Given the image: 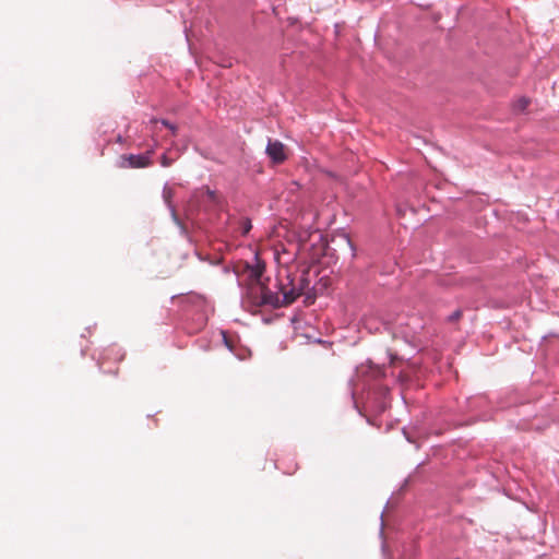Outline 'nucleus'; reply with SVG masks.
Here are the masks:
<instances>
[{
    "mask_svg": "<svg viewBox=\"0 0 559 559\" xmlns=\"http://www.w3.org/2000/svg\"><path fill=\"white\" fill-rule=\"evenodd\" d=\"M310 269L302 266L293 272L289 267L278 274V289L282 294L281 302L284 306L293 304L299 296L306 294L310 286Z\"/></svg>",
    "mask_w": 559,
    "mask_h": 559,
    "instance_id": "obj_1",
    "label": "nucleus"
},
{
    "mask_svg": "<svg viewBox=\"0 0 559 559\" xmlns=\"http://www.w3.org/2000/svg\"><path fill=\"white\" fill-rule=\"evenodd\" d=\"M246 297L253 307H283L278 294L271 292L263 282L249 283Z\"/></svg>",
    "mask_w": 559,
    "mask_h": 559,
    "instance_id": "obj_2",
    "label": "nucleus"
},
{
    "mask_svg": "<svg viewBox=\"0 0 559 559\" xmlns=\"http://www.w3.org/2000/svg\"><path fill=\"white\" fill-rule=\"evenodd\" d=\"M154 153V150L147 151L145 154L142 155H134V154H128V155H121V167H129V168H144L150 165H152V155Z\"/></svg>",
    "mask_w": 559,
    "mask_h": 559,
    "instance_id": "obj_3",
    "label": "nucleus"
},
{
    "mask_svg": "<svg viewBox=\"0 0 559 559\" xmlns=\"http://www.w3.org/2000/svg\"><path fill=\"white\" fill-rule=\"evenodd\" d=\"M266 153L276 164H281L286 159L285 146L280 141H270L266 146Z\"/></svg>",
    "mask_w": 559,
    "mask_h": 559,
    "instance_id": "obj_4",
    "label": "nucleus"
},
{
    "mask_svg": "<svg viewBox=\"0 0 559 559\" xmlns=\"http://www.w3.org/2000/svg\"><path fill=\"white\" fill-rule=\"evenodd\" d=\"M263 272H264V264L260 263L258 261V263L250 269V273H249L250 283L262 282L261 278H262Z\"/></svg>",
    "mask_w": 559,
    "mask_h": 559,
    "instance_id": "obj_5",
    "label": "nucleus"
},
{
    "mask_svg": "<svg viewBox=\"0 0 559 559\" xmlns=\"http://www.w3.org/2000/svg\"><path fill=\"white\" fill-rule=\"evenodd\" d=\"M530 99L526 98V97H521L520 99H518L514 105H513V108L516 112H523L526 110V108L528 107L530 105Z\"/></svg>",
    "mask_w": 559,
    "mask_h": 559,
    "instance_id": "obj_6",
    "label": "nucleus"
},
{
    "mask_svg": "<svg viewBox=\"0 0 559 559\" xmlns=\"http://www.w3.org/2000/svg\"><path fill=\"white\" fill-rule=\"evenodd\" d=\"M252 228L250 219L246 218L241 222L242 235L246 236Z\"/></svg>",
    "mask_w": 559,
    "mask_h": 559,
    "instance_id": "obj_7",
    "label": "nucleus"
},
{
    "mask_svg": "<svg viewBox=\"0 0 559 559\" xmlns=\"http://www.w3.org/2000/svg\"><path fill=\"white\" fill-rule=\"evenodd\" d=\"M204 192L211 202H213V203L217 202V194L215 191L211 190L210 188H205Z\"/></svg>",
    "mask_w": 559,
    "mask_h": 559,
    "instance_id": "obj_8",
    "label": "nucleus"
},
{
    "mask_svg": "<svg viewBox=\"0 0 559 559\" xmlns=\"http://www.w3.org/2000/svg\"><path fill=\"white\" fill-rule=\"evenodd\" d=\"M160 122L171 131L173 135H176L177 127L175 124L170 123L168 120H162Z\"/></svg>",
    "mask_w": 559,
    "mask_h": 559,
    "instance_id": "obj_9",
    "label": "nucleus"
},
{
    "mask_svg": "<svg viewBox=\"0 0 559 559\" xmlns=\"http://www.w3.org/2000/svg\"><path fill=\"white\" fill-rule=\"evenodd\" d=\"M160 122L171 131L173 135H176L177 127L175 124L170 123L168 120H162Z\"/></svg>",
    "mask_w": 559,
    "mask_h": 559,
    "instance_id": "obj_10",
    "label": "nucleus"
},
{
    "mask_svg": "<svg viewBox=\"0 0 559 559\" xmlns=\"http://www.w3.org/2000/svg\"><path fill=\"white\" fill-rule=\"evenodd\" d=\"M160 122L171 131L173 135H176L177 127L175 124L170 123L168 120H162Z\"/></svg>",
    "mask_w": 559,
    "mask_h": 559,
    "instance_id": "obj_11",
    "label": "nucleus"
},
{
    "mask_svg": "<svg viewBox=\"0 0 559 559\" xmlns=\"http://www.w3.org/2000/svg\"><path fill=\"white\" fill-rule=\"evenodd\" d=\"M160 164L163 167H169L173 164V159L164 154L160 158Z\"/></svg>",
    "mask_w": 559,
    "mask_h": 559,
    "instance_id": "obj_12",
    "label": "nucleus"
},
{
    "mask_svg": "<svg viewBox=\"0 0 559 559\" xmlns=\"http://www.w3.org/2000/svg\"><path fill=\"white\" fill-rule=\"evenodd\" d=\"M163 195H164L165 201L169 204L170 203V199L173 197L171 190L170 189H164Z\"/></svg>",
    "mask_w": 559,
    "mask_h": 559,
    "instance_id": "obj_13",
    "label": "nucleus"
},
{
    "mask_svg": "<svg viewBox=\"0 0 559 559\" xmlns=\"http://www.w3.org/2000/svg\"><path fill=\"white\" fill-rule=\"evenodd\" d=\"M462 316V311L461 310H456L454 311L451 316H450V320L451 321H456L461 318Z\"/></svg>",
    "mask_w": 559,
    "mask_h": 559,
    "instance_id": "obj_14",
    "label": "nucleus"
},
{
    "mask_svg": "<svg viewBox=\"0 0 559 559\" xmlns=\"http://www.w3.org/2000/svg\"><path fill=\"white\" fill-rule=\"evenodd\" d=\"M157 122H158V120L155 118L151 119V121H150V123H152V124H156Z\"/></svg>",
    "mask_w": 559,
    "mask_h": 559,
    "instance_id": "obj_15",
    "label": "nucleus"
}]
</instances>
